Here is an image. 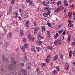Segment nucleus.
<instances>
[{"label": "nucleus", "instance_id": "nucleus-1", "mask_svg": "<svg viewBox=\"0 0 75 75\" xmlns=\"http://www.w3.org/2000/svg\"><path fill=\"white\" fill-rule=\"evenodd\" d=\"M61 38L58 39L57 40H55V42H54L55 45H61Z\"/></svg>", "mask_w": 75, "mask_h": 75}, {"label": "nucleus", "instance_id": "nucleus-2", "mask_svg": "<svg viewBox=\"0 0 75 75\" xmlns=\"http://www.w3.org/2000/svg\"><path fill=\"white\" fill-rule=\"evenodd\" d=\"M28 12L26 11L23 12V17H24V18H27V17H28Z\"/></svg>", "mask_w": 75, "mask_h": 75}, {"label": "nucleus", "instance_id": "nucleus-3", "mask_svg": "<svg viewBox=\"0 0 75 75\" xmlns=\"http://www.w3.org/2000/svg\"><path fill=\"white\" fill-rule=\"evenodd\" d=\"M28 37L29 40L30 41H32V42H33V41H34V39H35V38H34V37H33L32 38V37L30 35L28 34Z\"/></svg>", "mask_w": 75, "mask_h": 75}, {"label": "nucleus", "instance_id": "nucleus-4", "mask_svg": "<svg viewBox=\"0 0 75 75\" xmlns=\"http://www.w3.org/2000/svg\"><path fill=\"white\" fill-rule=\"evenodd\" d=\"M38 30H39L38 27H36L34 29V31L33 33L34 34H35L37 33V31H38Z\"/></svg>", "mask_w": 75, "mask_h": 75}, {"label": "nucleus", "instance_id": "nucleus-5", "mask_svg": "<svg viewBox=\"0 0 75 75\" xmlns=\"http://www.w3.org/2000/svg\"><path fill=\"white\" fill-rule=\"evenodd\" d=\"M30 21L29 20H28L25 23V25L27 27H29V24H30V22H29Z\"/></svg>", "mask_w": 75, "mask_h": 75}, {"label": "nucleus", "instance_id": "nucleus-6", "mask_svg": "<svg viewBox=\"0 0 75 75\" xmlns=\"http://www.w3.org/2000/svg\"><path fill=\"white\" fill-rule=\"evenodd\" d=\"M2 60L3 61H4L5 60V61L6 62H7V61H8V59L6 58L5 59V56H4L2 58Z\"/></svg>", "mask_w": 75, "mask_h": 75}, {"label": "nucleus", "instance_id": "nucleus-7", "mask_svg": "<svg viewBox=\"0 0 75 75\" xmlns=\"http://www.w3.org/2000/svg\"><path fill=\"white\" fill-rule=\"evenodd\" d=\"M31 51H33L34 52H36V50H35V47H34L32 46L31 47Z\"/></svg>", "mask_w": 75, "mask_h": 75}, {"label": "nucleus", "instance_id": "nucleus-8", "mask_svg": "<svg viewBox=\"0 0 75 75\" xmlns=\"http://www.w3.org/2000/svg\"><path fill=\"white\" fill-rule=\"evenodd\" d=\"M69 18V19H71L72 18V13L71 12H69L68 13Z\"/></svg>", "mask_w": 75, "mask_h": 75}, {"label": "nucleus", "instance_id": "nucleus-9", "mask_svg": "<svg viewBox=\"0 0 75 75\" xmlns=\"http://www.w3.org/2000/svg\"><path fill=\"white\" fill-rule=\"evenodd\" d=\"M42 42L41 41L37 40V43L38 45H39V44L41 45V44H42Z\"/></svg>", "mask_w": 75, "mask_h": 75}, {"label": "nucleus", "instance_id": "nucleus-10", "mask_svg": "<svg viewBox=\"0 0 75 75\" xmlns=\"http://www.w3.org/2000/svg\"><path fill=\"white\" fill-rule=\"evenodd\" d=\"M44 10H47V11H50L51 9L50 8L48 7H45L44 8Z\"/></svg>", "mask_w": 75, "mask_h": 75}, {"label": "nucleus", "instance_id": "nucleus-11", "mask_svg": "<svg viewBox=\"0 0 75 75\" xmlns=\"http://www.w3.org/2000/svg\"><path fill=\"white\" fill-rule=\"evenodd\" d=\"M20 34H21V36H23L24 34V32H23V31L22 30H20Z\"/></svg>", "mask_w": 75, "mask_h": 75}, {"label": "nucleus", "instance_id": "nucleus-12", "mask_svg": "<svg viewBox=\"0 0 75 75\" xmlns=\"http://www.w3.org/2000/svg\"><path fill=\"white\" fill-rule=\"evenodd\" d=\"M64 5H65V6H68V2H67V1L64 0Z\"/></svg>", "mask_w": 75, "mask_h": 75}, {"label": "nucleus", "instance_id": "nucleus-13", "mask_svg": "<svg viewBox=\"0 0 75 75\" xmlns=\"http://www.w3.org/2000/svg\"><path fill=\"white\" fill-rule=\"evenodd\" d=\"M68 26L69 27H73V26H74V25L72 23H69L68 24Z\"/></svg>", "mask_w": 75, "mask_h": 75}, {"label": "nucleus", "instance_id": "nucleus-14", "mask_svg": "<svg viewBox=\"0 0 75 75\" xmlns=\"http://www.w3.org/2000/svg\"><path fill=\"white\" fill-rule=\"evenodd\" d=\"M58 55H56L54 57V58L53 59V60H54V61H56V60H57L58 59Z\"/></svg>", "mask_w": 75, "mask_h": 75}, {"label": "nucleus", "instance_id": "nucleus-15", "mask_svg": "<svg viewBox=\"0 0 75 75\" xmlns=\"http://www.w3.org/2000/svg\"><path fill=\"white\" fill-rule=\"evenodd\" d=\"M41 28L42 30V31L44 32L45 30V26H43L41 27Z\"/></svg>", "mask_w": 75, "mask_h": 75}, {"label": "nucleus", "instance_id": "nucleus-16", "mask_svg": "<svg viewBox=\"0 0 75 75\" xmlns=\"http://www.w3.org/2000/svg\"><path fill=\"white\" fill-rule=\"evenodd\" d=\"M36 49L38 51H41V49L39 47H37Z\"/></svg>", "mask_w": 75, "mask_h": 75}, {"label": "nucleus", "instance_id": "nucleus-17", "mask_svg": "<svg viewBox=\"0 0 75 75\" xmlns=\"http://www.w3.org/2000/svg\"><path fill=\"white\" fill-rule=\"evenodd\" d=\"M72 52L71 51L69 52V58H71V57H72Z\"/></svg>", "mask_w": 75, "mask_h": 75}, {"label": "nucleus", "instance_id": "nucleus-18", "mask_svg": "<svg viewBox=\"0 0 75 75\" xmlns=\"http://www.w3.org/2000/svg\"><path fill=\"white\" fill-rule=\"evenodd\" d=\"M29 65H30V66H28V70H29V71H30V70H31V67H31V63H30V64H29Z\"/></svg>", "mask_w": 75, "mask_h": 75}, {"label": "nucleus", "instance_id": "nucleus-19", "mask_svg": "<svg viewBox=\"0 0 75 75\" xmlns=\"http://www.w3.org/2000/svg\"><path fill=\"white\" fill-rule=\"evenodd\" d=\"M48 16V13H45L43 14V16L44 17H47Z\"/></svg>", "mask_w": 75, "mask_h": 75}, {"label": "nucleus", "instance_id": "nucleus-20", "mask_svg": "<svg viewBox=\"0 0 75 75\" xmlns=\"http://www.w3.org/2000/svg\"><path fill=\"white\" fill-rule=\"evenodd\" d=\"M70 39H71V36H70V35H69L68 38L67 40V41H68V42H70Z\"/></svg>", "mask_w": 75, "mask_h": 75}, {"label": "nucleus", "instance_id": "nucleus-21", "mask_svg": "<svg viewBox=\"0 0 75 75\" xmlns=\"http://www.w3.org/2000/svg\"><path fill=\"white\" fill-rule=\"evenodd\" d=\"M13 14L15 16H16V15H18V13L17 11H15L13 12Z\"/></svg>", "mask_w": 75, "mask_h": 75}, {"label": "nucleus", "instance_id": "nucleus-22", "mask_svg": "<svg viewBox=\"0 0 75 75\" xmlns=\"http://www.w3.org/2000/svg\"><path fill=\"white\" fill-rule=\"evenodd\" d=\"M63 31H64L63 29H61L59 31V34H61L62 33V32H63Z\"/></svg>", "mask_w": 75, "mask_h": 75}, {"label": "nucleus", "instance_id": "nucleus-23", "mask_svg": "<svg viewBox=\"0 0 75 75\" xmlns=\"http://www.w3.org/2000/svg\"><path fill=\"white\" fill-rule=\"evenodd\" d=\"M69 65H68L66 67L64 68V69H67V70H68L69 69Z\"/></svg>", "mask_w": 75, "mask_h": 75}, {"label": "nucleus", "instance_id": "nucleus-24", "mask_svg": "<svg viewBox=\"0 0 75 75\" xmlns=\"http://www.w3.org/2000/svg\"><path fill=\"white\" fill-rule=\"evenodd\" d=\"M41 67H44L46 66V64L45 63H42L41 64Z\"/></svg>", "mask_w": 75, "mask_h": 75}, {"label": "nucleus", "instance_id": "nucleus-25", "mask_svg": "<svg viewBox=\"0 0 75 75\" xmlns=\"http://www.w3.org/2000/svg\"><path fill=\"white\" fill-rule=\"evenodd\" d=\"M60 58L62 59H63V57H64V55H63V54H60Z\"/></svg>", "mask_w": 75, "mask_h": 75}, {"label": "nucleus", "instance_id": "nucleus-26", "mask_svg": "<svg viewBox=\"0 0 75 75\" xmlns=\"http://www.w3.org/2000/svg\"><path fill=\"white\" fill-rule=\"evenodd\" d=\"M61 1H59L57 3V6H59V5L61 4Z\"/></svg>", "mask_w": 75, "mask_h": 75}, {"label": "nucleus", "instance_id": "nucleus-27", "mask_svg": "<svg viewBox=\"0 0 75 75\" xmlns=\"http://www.w3.org/2000/svg\"><path fill=\"white\" fill-rule=\"evenodd\" d=\"M47 48L48 49H50L51 50H52V47L51 46H47Z\"/></svg>", "mask_w": 75, "mask_h": 75}, {"label": "nucleus", "instance_id": "nucleus-28", "mask_svg": "<svg viewBox=\"0 0 75 75\" xmlns=\"http://www.w3.org/2000/svg\"><path fill=\"white\" fill-rule=\"evenodd\" d=\"M58 36H59V34H58V33H56L55 38H57V37H58Z\"/></svg>", "mask_w": 75, "mask_h": 75}, {"label": "nucleus", "instance_id": "nucleus-29", "mask_svg": "<svg viewBox=\"0 0 75 75\" xmlns=\"http://www.w3.org/2000/svg\"><path fill=\"white\" fill-rule=\"evenodd\" d=\"M53 74H57V70H54V71H52Z\"/></svg>", "mask_w": 75, "mask_h": 75}, {"label": "nucleus", "instance_id": "nucleus-30", "mask_svg": "<svg viewBox=\"0 0 75 75\" xmlns=\"http://www.w3.org/2000/svg\"><path fill=\"white\" fill-rule=\"evenodd\" d=\"M47 13L48 15H50V14L51 13V9L50 11H47Z\"/></svg>", "mask_w": 75, "mask_h": 75}, {"label": "nucleus", "instance_id": "nucleus-31", "mask_svg": "<svg viewBox=\"0 0 75 75\" xmlns=\"http://www.w3.org/2000/svg\"><path fill=\"white\" fill-rule=\"evenodd\" d=\"M24 46L25 47V48H27V47H28V45L27 44H24Z\"/></svg>", "mask_w": 75, "mask_h": 75}, {"label": "nucleus", "instance_id": "nucleus-32", "mask_svg": "<svg viewBox=\"0 0 75 75\" xmlns=\"http://www.w3.org/2000/svg\"><path fill=\"white\" fill-rule=\"evenodd\" d=\"M72 46H75V42H72V43L71 44Z\"/></svg>", "mask_w": 75, "mask_h": 75}, {"label": "nucleus", "instance_id": "nucleus-33", "mask_svg": "<svg viewBox=\"0 0 75 75\" xmlns=\"http://www.w3.org/2000/svg\"><path fill=\"white\" fill-rule=\"evenodd\" d=\"M45 60L47 63H49L50 62L49 59H45Z\"/></svg>", "mask_w": 75, "mask_h": 75}, {"label": "nucleus", "instance_id": "nucleus-34", "mask_svg": "<svg viewBox=\"0 0 75 75\" xmlns=\"http://www.w3.org/2000/svg\"><path fill=\"white\" fill-rule=\"evenodd\" d=\"M21 50H22V51H25V48L24 47H22V48H21Z\"/></svg>", "mask_w": 75, "mask_h": 75}, {"label": "nucleus", "instance_id": "nucleus-35", "mask_svg": "<svg viewBox=\"0 0 75 75\" xmlns=\"http://www.w3.org/2000/svg\"><path fill=\"white\" fill-rule=\"evenodd\" d=\"M74 6H75V5H74V4H72L70 5L69 7H70V8H72V7H74Z\"/></svg>", "mask_w": 75, "mask_h": 75}, {"label": "nucleus", "instance_id": "nucleus-36", "mask_svg": "<svg viewBox=\"0 0 75 75\" xmlns=\"http://www.w3.org/2000/svg\"><path fill=\"white\" fill-rule=\"evenodd\" d=\"M55 11L57 13H58V12H59V8H57L56 10Z\"/></svg>", "mask_w": 75, "mask_h": 75}, {"label": "nucleus", "instance_id": "nucleus-37", "mask_svg": "<svg viewBox=\"0 0 75 75\" xmlns=\"http://www.w3.org/2000/svg\"><path fill=\"white\" fill-rule=\"evenodd\" d=\"M47 25H48V26L50 27H51V23H47Z\"/></svg>", "mask_w": 75, "mask_h": 75}, {"label": "nucleus", "instance_id": "nucleus-38", "mask_svg": "<svg viewBox=\"0 0 75 75\" xmlns=\"http://www.w3.org/2000/svg\"><path fill=\"white\" fill-rule=\"evenodd\" d=\"M47 34L48 35H50V32L49 31H48L47 32Z\"/></svg>", "mask_w": 75, "mask_h": 75}, {"label": "nucleus", "instance_id": "nucleus-39", "mask_svg": "<svg viewBox=\"0 0 75 75\" xmlns=\"http://www.w3.org/2000/svg\"><path fill=\"white\" fill-rule=\"evenodd\" d=\"M38 37L40 38H44V37H43L42 36H41L40 35H39L38 36Z\"/></svg>", "mask_w": 75, "mask_h": 75}, {"label": "nucleus", "instance_id": "nucleus-40", "mask_svg": "<svg viewBox=\"0 0 75 75\" xmlns=\"http://www.w3.org/2000/svg\"><path fill=\"white\" fill-rule=\"evenodd\" d=\"M26 41V39H25V38H24L23 39V42H25Z\"/></svg>", "mask_w": 75, "mask_h": 75}, {"label": "nucleus", "instance_id": "nucleus-41", "mask_svg": "<svg viewBox=\"0 0 75 75\" xmlns=\"http://www.w3.org/2000/svg\"><path fill=\"white\" fill-rule=\"evenodd\" d=\"M64 12L65 13H67V9L66 8H65L64 10Z\"/></svg>", "mask_w": 75, "mask_h": 75}, {"label": "nucleus", "instance_id": "nucleus-42", "mask_svg": "<svg viewBox=\"0 0 75 75\" xmlns=\"http://www.w3.org/2000/svg\"><path fill=\"white\" fill-rule=\"evenodd\" d=\"M18 18L19 20H20L21 19V18L20 16H18Z\"/></svg>", "mask_w": 75, "mask_h": 75}, {"label": "nucleus", "instance_id": "nucleus-43", "mask_svg": "<svg viewBox=\"0 0 75 75\" xmlns=\"http://www.w3.org/2000/svg\"><path fill=\"white\" fill-rule=\"evenodd\" d=\"M24 64L23 63H22L21 64V66H22V67H23V66H24Z\"/></svg>", "mask_w": 75, "mask_h": 75}, {"label": "nucleus", "instance_id": "nucleus-44", "mask_svg": "<svg viewBox=\"0 0 75 75\" xmlns=\"http://www.w3.org/2000/svg\"><path fill=\"white\" fill-rule=\"evenodd\" d=\"M42 4L44 6H45V1H44L42 2Z\"/></svg>", "mask_w": 75, "mask_h": 75}, {"label": "nucleus", "instance_id": "nucleus-45", "mask_svg": "<svg viewBox=\"0 0 75 75\" xmlns=\"http://www.w3.org/2000/svg\"><path fill=\"white\" fill-rule=\"evenodd\" d=\"M4 33H6V32H7V30L5 29H4Z\"/></svg>", "mask_w": 75, "mask_h": 75}, {"label": "nucleus", "instance_id": "nucleus-46", "mask_svg": "<svg viewBox=\"0 0 75 75\" xmlns=\"http://www.w3.org/2000/svg\"><path fill=\"white\" fill-rule=\"evenodd\" d=\"M66 33L65 31H63L62 33V34L63 35H65V34Z\"/></svg>", "mask_w": 75, "mask_h": 75}, {"label": "nucleus", "instance_id": "nucleus-47", "mask_svg": "<svg viewBox=\"0 0 75 75\" xmlns=\"http://www.w3.org/2000/svg\"><path fill=\"white\" fill-rule=\"evenodd\" d=\"M57 70H58V71H59V67H57Z\"/></svg>", "mask_w": 75, "mask_h": 75}, {"label": "nucleus", "instance_id": "nucleus-48", "mask_svg": "<svg viewBox=\"0 0 75 75\" xmlns=\"http://www.w3.org/2000/svg\"><path fill=\"white\" fill-rule=\"evenodd\" d=\"M10 38L11 37H12L11 36L12 35V33H11V32L10 33Z\"/></svg>", "mask_w": 75, "mask_h": 75}, {"label": "nucleus", "instance_id": "nucleus-49", "mask_svg": "<svg viewBox=\"0 0 75 75\" xmlns=\"http://www.w3.org/2000/svg\"><path fill=\"white\" fill-rule=\"evenodd\" d=\"M47 57L48 58H51V56H50V55H49L48 56H47Z\"/></svg>", "mask_w": 75, "mask_h": 75}, {"label": "nucleus", "instance_id": "nucleus-50", "mask_svg": "<svg viewBox=\"0 0 75 75\" xmlns=\"http://www.w3.org/2000/svg\"><path fill=\"white\" fill-rule=\"evenodd\" d=\"M14 0H12L11 2V4H14Z\"/></svg>", "mask_w": 75, "mask_h": 75}, {"label": "nucleus", "instance_id": "nucleus-51", "mask_svg": "<svg viewBox=\"0 0 75 75\" xmlns=\"http://www.w3.org/2000/svg\"><path fill=\"white\" fill-rule=\"evenodd\" d=\"M5 44H6V46H8V43L7 42H6L5 43Z\"/></svg>", "mask_w": 75, "mask_h": 75}, {"label": "nucleus", "instance_id": "nucleus-52", "mask_svg": "<svg viewBox=\"0 0 75 75\" xmlns=\"http://www.w3.org/2000/svg\"><path fill=\"white\" fill-rule=\"evenodd\" d=\"M24 59H25V60H26L27 59V57L25 56H24Z\"/></svg>", "mask_w": 75, "mask_h": 75}, {"label": "nucleus", "instance_id": "nucleus-53", "mask_svg": "<svg viewBox=\"0 0 75 75\" xmlns=\"http://www.w3.org/2000/svg\"><path fill=\"white\" fill-rule=\"evenodd\" d=\"M16 61H14L13 62V64H14V65H15V64H16Z\"/></svg>", "mask_w": 75, "mask_h": 75}, {"label": "nucleus", "instance_id": "nucleus-54", "mask_svg": "<svg viewBox=\"0 0 75 75\" xmlns=\"http://www.w3.org/2000/svg\"><path fill=\"white\" fill-rule=\"evenodd\" d=\"M60 8L62 10L64 9V7L63 6L61 7Z\"/></svg>", "mask_w": 75, "mask_h": 75}, {"label": "nucleus", "instance_id": "nucleus-55", "mask_svg": "<svg viewBox=\"0 0 75 75\" xmlns=\"http://www.w3.org/2000/svg\"><path fill=\"white\" fill-rule=\"evenodd\" d=\"M8 37H10V33H8V35H7Z\"/></svg>", "mask_w": 75, "mask_h": 75}, {"label": "nucleus", "instance_id": "nucleus-56", "mask_svg": "<svg viewBox=\"0 0 75 75\" xmlns=\"http://www.w3.org/2000/svg\"><path fill=\"white\" fill-rule=\"evenodd\" d=\"M33 24H34V26H35H35H36V23L34 22L33 23Z\"/></svg>", "mask_w": 75, "mask_h": 75}, {"label": "nucleus", "instance_id": "nucleus-57", "mask_svg": "<svg viewBox=\"0 0 75 75\" xmlns=\"http://www.w3.org/2000/svg\"><path fill=\"white\" fill-rule=\"evenodd\" d=\"M73 55L74 57H75V50L73 53Z\"/></svg>", "mask_w": 75, "mask_h": 75}, {"label": "nucleus", "instance_id": "nucleus-58", "mask_svg": "<svg viewBox=\"0 0 75 75\" xmlns=\"http://www.w3.org/2000/svg\"><path fill=\"white\" fill-rule=\"evenodd\" d=\"M18 14L16 15H15V18H17V17H18Z\"/></svg>", "mask_w": 75, "mask_h": 75}, {"label": "nucleus", "instance_id": "nucleus-59", "mask_svg": "<svg viewBox=\"0 0 75 75\" xmlns=\"http://www.w3.org/2000/svg\"><path fill=\"white\" fill-rule=\"evenodd\" d=\"M21 71H22V72H23V73H24V72H25V71L24 70L22 69Z\"/></svg>", "mask_w": 75, "mask_h": 75}, {"label": "nucleus", "instance_id": "nucleus-60", "mask_svg": "<svg viewBox=\"0 0 75 75\" xmlns=\"http://www.w3.org/2000/svg\"><path fill=\"white\" fill-rule=\"evenodd\" d=\"M47 4H50V2L49 1H47Z\"/></svg>", "mask_w": 75, "mask_h": 75}, {"label": "nucleus", "instance_id": "nucleus-61", "mask_svg": "<svg viewBox=\"0 0 75 75\" xmlns=\"http://www.w3.org/2000/svg\"><path fill=\"white\" fill-rule=\"evenodd\" d=\"M68 22L69 23H71V20H69L68 21Z\"/></svg>", "mask_w": 75, "mask_h": 75}, {"label": "nucleus", "instance_id": "nucleus-62", "mask_svg": "<svg viewBox=\"0 0 75 75\" xmlns=\"http://www.w3.org/2000/svg\"><path fill=\"white\" fill-rule=\"evenodd\" d=\"M39 68H37L36 69V71H39Z\"/></svg>", "mask_w": 75, "mask_h": 75}, {"label": "nucleus", "instance_id": "nucleus-63", "mask_svg": "<svg viewBox=\"0 0 75 75\" xmlns=\"http://www.w3.org/2000/svg\"><path fill=\"white\" fill-rule=\"evenodd\" d=\"M73 17H75V13H73Z\"/></svg>", "mask_w": 75, "mask_h": 75}, {"label": "nucleus", "instance_id": "nucleus-64", "mask_svg": "<svg viewBox=\"0 0 75 75\" xmlns=\"http://www.w3.org/2000/svg\"><path fill=\"white\" fill-rule=\"evenodd\" d=\"M40 71L39 70L38 71V74H40Z\"/></svg>", "mask_w": 75, "mask_h": 75}]
</instances>
